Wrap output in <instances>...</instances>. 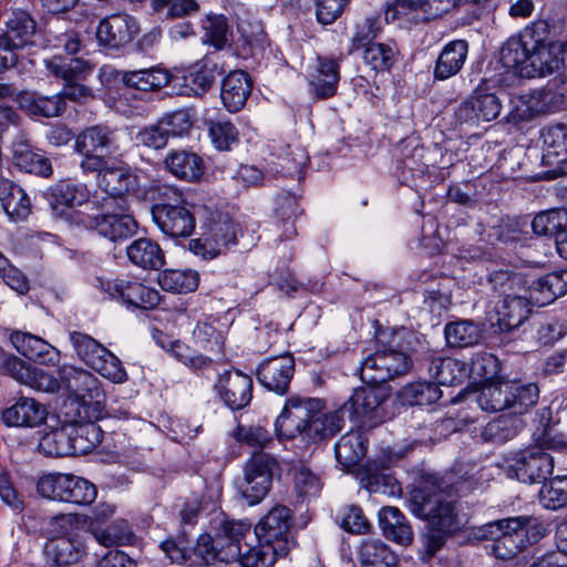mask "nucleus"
<instances>
[{"instance_id": "49530a36", "label": "nucleus", "mask_w": 567, "mask_h": 567, "mask_svg": "<svg viewBox=\"0 0 567 567\" xmlns=\"http://www.w3.org/2000/svg\"><path fill=\"white\" fill-rule=\"evenodd\" d=\"M165 164L172 174L188 182H195L204 174L203 159L186 151L169 153L165 158Z\"/></svg>"}, {"instance_id": "423d86ee", "label": "nucleus", "mask_w": 567, "mask_h": 567, "mask_svg": "<svg viewBox=\"0 0 567 567\" xmlns=\"http://www.w3.org/2000/svg\"><path fill=\"white\" fill-rule=\"evenodd\" d=\"M70 341L78 357L91 369L113 383H123L127 374L122 362L91 336L73 331Z\"/></svg>"}, {"instance_id": "6e6552de", "label": "nucleus", "mask_w": 567, "mask_h": 567, "mask_svg": "<svg viewBox=\"0 0 567 567\" xmlns=\"http://www.w3.org/2000/svg\"><path fill=\"white\" fill-rule=\"evenodd\" d=\"M93 286L103 295V298L114 299L127 306L148 309L159 302L158 291L144 286L134 277H96Z\"/></svg>"}, {"instance_id": "2eb2a0df", "label": "nucleus", "mask_w": 567, "mask_h": 567, "mask_svg": "<svg viewBox=\"0 0 567 567\" xmlns=\"http://www.w3.org/2000/svg\"><path fill=\"white\" fill-rule=\"evenodd\" d=\"M290 526L291 511L287 506L277 505L257 524L252 535L257 540L271 546L280 557H285L293 546Z\"/></svg>"}, {"instance_id": "7ed1b4c3", "label": "nucleus", "mask_w": 567, "mask_h": 567, "mask_svg": "<svg viewBox=\"0 0 567 567\" xmlns=\"http://www.w3.org/2000/svg\"><path fill=\"white\" fill-rule=\"evenodd\" d=\"M520 282V278L507 271L499 270L489 275V284L504 295L496 306L498 324L501 329L512 330L519 327L528 317L530 306H535L528 297L513 293L514 287Z\"/></svg>"}, {"instance_id": "5701e85b", "label": "nucleus", "mask_w": 567, "mask_h": 567, "mask_svg": "<svg viewBox=\"0 0 567 567\" xmlns=\"http://www.w3.org/2000/svg\"><path fill=\"white\" fill-rule=\"evenodd\" d=\"M295 372V360L284 354L265 360L257 370V379L266 389L279 394L287 392Z\"/></svg>"}, {"instance_id": "052dcab7", "label": "nucleus", "mask_w": 567, "mask_h": 567, "mask_svg": "<svg viewBox=\"0 0 567 567\" xmlns=\"http://www.w3.org/2000/svg\"><path fill=\"white\" fill-rule=\"evenodd\" d=\"M68 424L44 433L39 441V451L47 456L71 455Z\"/></svg>"}, {"instance_id": "8fccbe9b", "label": "nucleus", "mask_w": 567, "mask_h": 567, "mask_svg": "<svg viewBox=\"0 0 567 567\" xmlns=\"http://www.w3.org/2000/svg\"><path fill=\"white\" fill-rule=\"evenodd\" d=\"M343 409L328 413H323L322 410H320L319 412L313 413V417H311V421L308 424V430L305 436L313 441H320L334 435L343 427Z\"/></svg>"}, {"instance_id": "9d476101", "label": "nucleus", "mask_w": 567, "mask_h": 567, "mask_svg": "<svg viewBox=\"0 0 567 567\" xmlns=\"http://www.w3.org/2000/svg\"><path fill=\"white\" fill-rule=\"evenodd\" d=\"M237 239V225L225 214H216L209 219L207 230L190 240L189 249L203 259H213L223 254Z\"/></svg>"}, {"instance_id": "c9c22d12", "label": "nucleus", "mask_w": 567, "mask_h": 567, "mask_svg": "<svg viewBox=\"0 0 567 567\" xmlns=\"http://www.w3.org/2000/svg\"><path fill=\"white\" fill-rule=\"evenodd\" d=\"M379 522L388 539L403 546L412 543V527L399 508L393 506L382 507L379 512Z\"/></svg>"}, {"instance_id": "4be33fe9", "label": "nucleus", "mask_w": 567, "mask_h": 567, "mask_svg": "<svg viewBox=\"0 0 567 567\" xmlns=\"http://www.w3.org/2000/svg\"><path fill=\"white\" fill-rule=\"evenodd\" d=\"M138 32L140 28L133 17L112 14L100 21L96 40L101 45L116 49L128 43Z\"/></svg>"}, {"instance_id": "a18cd8bd", "label": "nucleus", "mask_w": 567, "mask_h": 567, "mask_svg": "<svg viewBox=\"0 0 567 567\" xmlns=\"http://www.w3.org/2000/svg\"><path fill=\"white\" fill-rule=\"evenodd\" d=\"M128 259L143 269H159L164 265V252L159 245L148 238H138L126 248Z\"/></svg>"}, {"instance_id": "6ab92c4d", "label": "nucleus", "mask_w": 567, "mask_h": 567, "mask_svg": "<svg viewBox=\"0 0 567 567\" xmlns=\"http://www.w3.org/2000/svg\"><path fill=\"white\" fill-rule=\"evenodd\" d=\"M92 173H96L97 186L107 195L101 205L103 209H109L113 204L125 200L124 196L137 186V177L128 168L110 164L109 161L105 162L103 168Z\"/></svg>"}, {"instance_id": "2f4dec72", "label": "nucleus", "mask_w": 567, "mask_h": 567, "mask_svg": "<svg viewBox=\"0 0 567 567\" xmlns=\"http://www.w3.org/2000/svg\"><path fill=\"white\" fill-rule=\"evenodd\" d=\"M13 163L21 171L40 177H50L53 173L51 161L43 154L35 152L28 140L20 136L13 142Z\"/></svg>"}, {"instance_id": "5fc2aeb1", "label": "nucleus", "mask_w": 567, "mask_h": 567, "mask_svg": "<svg viewBox=\"0 0 567 567\" xmlns=\"http://www.w3.org/2000/svg\"><path fill=\"white\" fill-rule=\"evenodd\" d=\"M92 534L95 540L105 547L132 545L136 539L131 526L124 519L114 520L105 528H95Z\"/></svg>"}, {"instance_id": "58836bf2", "label": "nucleus", "mask_w": 567, "mask_h": 567, "mask_svg": "<svg viewBox=\"0 0 567 567\" xmlns=\"http://www.w3.org/2000/svg\"><path fill=\"white\" fill-rule=\"evenodd\" d=\"M0 200L12 220H24L31 214V200L24 189L6 179L0 184Z\"/></svg>"}, {"instance_id": "37998d69", "label": "nucleus", "mask_w": 567, "mask_h": 567, "mask_svg": "<svg viewBox=\"0 0 567 567\" xmlns=\"http://www.w3.org/2000/svg\"><path fill=\"white\" fill-rule=\"evenodd\" d=\"M122 82L132 89L141 91L159 90L171 82V74L162 68L122 71Z\"/></svg>"}, {"instance_id": "c85d7f7f", "label": "nucleus", "mask_w": 567, "mask_h": 567, "mask_svg": "<svg viewBox=\"0 0 567 567\" xmlns=\"http://www.w3.org/2000/svg\"><path fill=\"white\" fill-rule=\"evenodd\" d=\"M567 292V269L548 272L535 280L528 287L530 300L537 307L551 303Z\"/></svg>"}, {"instance_id": "3c124183", "label": "nucleus", "mask_w": 567, "mask_h": 567, "mask_svg": "<svg viewBox=\"0 0 567 567\" xmlns=\"http://www.w3.org/2000/svg\"><path fill=\"white\" fill-rule=\"evenodd\" d=\"M445 338L452 347H473L483 338V329L472 320L450 322L445 327Z\"/></svg>"}, {"instance_id": "f3484780", "label": "nucleus", "mask_w": 567, "mask_h": 567, "mask_svg": "<svg viewBox=\"0 0 567 567\" xmlns=\"http://www.w3.org/2000/svg\"><path fill=\"white\" fill-rule=\"evenodd\" d=\"M533 519L528 516L507 517L503 530L489 547L491 554L501 560H509L532 543L529 532Z\"/></svg>"}, {"instance_id": "13d9d810", "label": "nucleus", "mask_w": 567, "mask_h": 567, "mask_svg": "<svg viewBox=\"0 0 567 567\" xmlns=\"http://www.w3.org/2000/svg\"><path fill=\"white\" fill-rule=\"evenodd\" d=\"M442 395L440 388L430 382H413L402 388L400 398L408 405H429Z\"/></svg>"}, {"instance_id": "9b49d317", "label": "nucleus", "mask_w": 567, "mask_h": 567, "mask_svg": "<svg viewBox=\"0 0 567 567\" xmlns=\"http://www.w3.org/2000/svg\"><path fill=\"white\" fill-rule=\"evenodd\" d=\"M277 461L270 454L258 452L246 462L239 489L249 505L262 501L270 491Z\"/></svg>"}, {"instance_id": "dca6fc26", "label": "nucleus", "mask_w": 567, "mask_h": 567, "mask_svg": "<svg viewBox=\"0 0 567 567\" xmlns=\"http://www.w3.org/2000/svg\"><path fill=\"white\" fill-rule=\"evenodd\" d=\"M412 505L415 515L426 520L430 526L441 527L442 530L455 532L458 529V514L455 502L443 492L426 494L421 502L416 501Z\"/></svg>"}, {"instance_id": "f03ea898", "label": "nucleus", "mask_w": 567, "mask_h": 567, "mask_svg": "<svg viewBox=\"0 0 567 567\" xmlns=\"http://www.w3.org/2000/svg\"><path fill=\"white\" fill-rule=\"evenodd\" d=\"M538 388L534 383L519 384L515 381H495L481 386L475 400L486 412L511 410L515 415L529 411L538 401Z\"/></svg>"}, {"instance_id": "338daca9", "label": "nucleus", "mask_w": 567, "mask_h": 567, "mask_svg": "<svg viewBox=\"0 0 567 567\" xmlns=\"http://www.w3.org/2000/svg\"><path fill=\"white\" fill-rule=\"evenodd\" d=\"M499 372V363L497 358L487 352L476 353L472 358L470 370L467 374L474 381H480L483 384L492 382L493 378Z\"/></svg>"}, {"instance_id": "bb28decb", "label": "nucleus", "mask_w": 567, "mask_h": 567, "mask_svg": "<svg viewBox=\"0 0 567 567\" xmlns=\"http://www.w3.org/2000/svg\"><path fill=\"white\" fill-rule=\"evenodd\" d=\"M543 163L559 175L567 174V126L557 124L543 131Z\"/></svg>"}, {"instance_id": "1a4fd4ad", "label": "nucleus", "mask_w": 567, "mask_h": 567, "mask_svg": "<svg viewBox=\"0 0 567 567\" xmlns=\"http://www.w3.org/2000/svg\"><path fill=\"white\" fill-rule=\"evenodd\" d=\"M411 365L406 353L393 348L378 349L363 359L360 377L368 384L385 383L405 374Z\"/></svg>"}, {"instance_id": "603ef678", "label": "nucleus", "mask_w": 567, "mask_h": 567, "mask_svg": "<svg viewBox=\"0 0 567 567\" xmlns=\"http://www.w3.org/2000/svg\"><path fill=\"white\" fill-rule=\"evenodd\" d=\"M430 371L442 385H455L467 377L466 363L453 358H437L432 361Z\"/></svg>"}, {"instance_id": "f704fd0d", "label": "nucleus", "mask_w": 567, "mask_h": 567, "mask_svg": "<svg viewBox=\"0 0 567 567\" xmlns=\"http://www.w3.org/2000/svg\"><path fill=\"white\" fill-rule=\"evenodd\" d=\"M467 53L468 44L465 40H453L445 44L434 68L435 79L446 80L457 74L465 63Z\"/></svg>"}, {"instance_id": "a878e982", "label": "nucleus", "mask_w": 567, "mask_h": 567, "mask_svg": "<svg viewBox=\"0 0 567 567\" xmlns=\"http://www.w3.org/2000/svg\"><path fill=\"white\" fill-rule=\"evenodd\" d=\"M233 545L239 551L235 560H238L241 567H272L276 558L280 557L271 546L257 540L250 530V524L244 536L234 539Z\"/></svg>"}, {"instance_id": "473e14b6", "label": "nucleus", "mask_w": 567, "mask_h": 567, "mask_svg": "<svg viewBox=\"0 0 567 567\" xmlns=\"http://www.w3.org/2000/svg\"><path fill=\"white\" fill-rule=\"evenodd\" d=\"M340 80L339 64L328 58H318L312 73L310 86L318 99H328L336 94Z\"/></svg>"}, {"instance_id": "f8f14e48", "label": "nucleus", "mask_w": 567, "mask_h": 567, "mask_svg": "<svg viewBox=\"0 0 567 567\" xmlns=\"http://www.w3.org/2000/svg\"><path fill=\"white\" fill-rule=\"evenodd\" d=\"M319 399L291 396L275 422L277 435L281 439H293L306 434L313 413L322 410Z\"/></svg>"}, {"instance_id": "aec40b11", "label": "nucleus", "mask_w": 567, "mask_h": 567, "mask_svg": "<svg viewBox=\"0 0 567 567\" xmlns=\"http://www.w3.org/2000/svg\"><path fill=\"white\" fill-rule=\"evenodd\" d=\"M545 37V21L534 22L525 28L518 37L506 41L501 50V61L506 68H517L532 63V52L537 49Z\"/></svg>"}, {"instance_id": "680f3d73", "label": "nucleus", "mask_w": 567, "mask_h": 567, "mask_svg": "<svg viewBox=\"0 0 567 567\" xmlns=\"http://www.w3.org/2000/svg\"><path fill=\"white\" fill-rule=\"evenodd\" d=\"M203 42L213 45L216 50H223L229 43V25L221 14H212L203 22Z\"/></svg>"}, {"instance_id": "bf43d9fd", "label": "nucleus", "mask_w": 567, "mask_h": 567, "mask_svg": "<svg viewBox=\"0 0 567 567\" xmlns=\"http://www.w3.org/2000/svg\"><path fill=\"white\" fill-rule=\"evenodd\" d=\"M159 286L166 291L186 293L198 286V274L193 270H165L158 279Z\"/></svg>"}, {"instance_id": "cd10ccee", "label": "nucleus", "mask_w": 567, "mask_h": 567, "mask_svg": "<svg viewBox=\"0 0 567 567\" xmlns=\"http://www.w3.org/2000/svg\"><path fill=\"white\" fill-rule=\"evenodd\" d=\"M10 341L17 351L29 360L47 365H55L60 361V352L37 336L14 331L10 334Z\"/></svg>"}, {"instance_id": "ea45409f", "label": "nucleus", "mask_w": 567, "mask_h": 567, "mask_svg": "<svg viewBox=\"0 0 567 567\" xmlns=\"http://www.w3.org/2000/svg\"><path fill=\"white\" fill-rule=\"evenodd\" d=\"M154 338L158 347L190 369L202 370L210 365L208 357L195 353L187 344L164 332H157Z\"/></svg>"}, {"instance_id": "e433bc0d", "label": "nucleus", "mask_w": 567, "mask_h": 567, "mask_svg": "<svg viewBox=\"0 0 567 567\" xmlns=\"http://www.w3.org/2000/svg\"><path fill=\"white\" fill-rule=\"evenodd\" d=\"M48 198L54 209L75 207L89 202L90 192L84 183L61 179L49 188Z\"/></svg>"}, {"instance_id": "393cba45", "label": "nucleus", "mask_w": 567, "mask_h": 567, "mask_svg": "<svg viewBox=\"0 0 567 567\" xmlns=\"http://www.w3.org/2000/svg\"><path fill=\"white\" fill-rule=\"evenodd\" d=\"M217 388L221 400L233 410L243 409L251 401L252 380L238 370L220 374Z\"/></svg>"}, {"instance_id": "864d4df0", "label": "nucleus", "mask_w": 567, "mask_h": 567, "mask_svg": "<svg viewBox=\"0 0 567 567\" xmlns=\"http://www.w3.org/2000/svg\"><path fill=\"white\" fill-rule=\"evenodd\" d=\"M360 485L369 493L394 496L400 492L396 480L384 470L367 466L360 476Z\"/></svg>"}, {"instance_id": "79ce46f5", "label": "nucleus", "mask_w": 567, "mask_h": 567, "mask_svg": "<svg viewBox=\"0 0 567 567\" xmlns=\"http://www.w3.org/2000/svg\"><path fill=\"white\" fill-rule=\"evenodd\" d=\"M357 555L362 567H398L395 554L380 539H363Z\"/></svg>"}, {"instance_id": "0eeeda50", "label": "nucleus", "mask_w": 567, "mask_h": 567, "mask_svg": "<svg viewBox=\"0 0 567 567\" xmlns=\"http://www.w3.org/2000/svg\"><path fill=\"white\" fill-rule=\"evenodd\" d=\"M35 22L24 10H13L0 35V72L14 66L27 45L32 43Z\"/></svg>"}, {"instance_id": "72a5a7b5", "label": "nucleus", "mask_w": 567, "mask_h": 567, "mask_svg": "<svg viewBox=\"0 0 567 567\" xmlns=\"http://www.w3.org/2000/svg\"><path fill=\"white\" fill-rule=\"evenodd\" d=\"M251 91V82L244 71H233L224 80L221 86V100L225 107L231 112H238L246 103Z\"/></svg>"}, {"instance_id": "a211bd4d", "label": "nucleus", "mask_w": 567, "mask_h": 567, "mask_svg": "<svg viewBox=\"0 0 567 567\" xmlns=\"http://www.w3.org/2000/svg\"><path fill=\"white\" fill-rule=\"evenodd\" d=\"M92 218L87 227L94 229L100 236L116 243L127 239L137 230V223L128 214L130 207L126 200L113 204L111 208Z\"/></svg>"}, {"instance_id": "c756f323", "label": "nucleus", "mask_w": 567, "mask_h": 567, "mask_svg": "<svg viewBox=\"0 0 567 567\" xmlns=\"http://www.w3.org/2000/svg\"><path fill=\"white\" fill-rule=\"evenodd\" d=\"M45 417V408L32 398L22 396L2 412V421L8 426L34 427L42 424Z\"/></svg>"}, {"instance_id": "09e8293b", "label": "nucleus", "mask_w": 567, "mask_h": 567, "mask_svg": "<svg viewBox=\"0 0 567 567\" xmlns=\"http://www.w3.org/2000/svg\"><path fill=\"white\" fill-rule=\"evenodd\" d=\"M550 94L545 91H535L530 94L519 96L511 111V118L514 122L529 121L536 115L547 113L550 110L548 103Z\"/></svg>"}, {"instance_id": "a19ab883", "label": "nucleus", "mask_w": 567, "mask_h": 567, "mask_svg": "<svg viewBox=\"0 0 567 567\" xmlns=\"http://www.w3.org/2000/svg\"><path fill=\"white\" fill-rule=\"evenodd\" d=\"M71 455L87 454L102 441L103 431L95 422L69 423Z\"/></svg>"}, {"instance_id": "f257e3e1", "label": "nucleus", "mask_w": 567, "mask_h": 567, "mask_svg": "<svg viewBox=\"0 0 567 567\" xmlns=\"http://www.w3.org/2000/svg\"><path fill=\"white\" fill-rule=\"evenodd\" d=\"M537 446L518 453L506 468L511 478L523 483H540L551 475L554 471V457L545 449L558 450L567 445L560 436L551 434L545 429L540 434L535 435Z\"/></svg>"}, {"instance_id": "e2e57ef3", "label": "nucleus", "mask_w": 567, "mask_h": 567, "mask_svg": "<svg viewBox=\"0 0 567 567\" xmlns=\"http://www.w3.org/2000/svg\"><path fill=\"white\" fill-rule=\"evenodd\" d=\"M539 502L548 509L567 506V477L557 476L544 483L539 491Z\"/></svg>"}, {"instance_id": "69168bd1", "label": "nucleus", "mask_w": 567, "mask_h": 567, "mask_svg": "<svg viewBox=\"0 0 567 567\" xmlns=\"http://www.w3.org/2000/svg\"><path fill=\"white\" fill-rule=\"evenodd\" d=\"M208 134L213 145L218 151H229L238 143V131L235 125L226 120L210 121Z\"/></svg>"}, {"instance_id": "ddd939ff", "label": "nucleus", "mask_w": 567, "mask_h": 567, "mask_svg": "<svg viewBox=\"0 0 567 567\" xmlns=\"http://www.w3.org/2000/svg\"><path fill=\"white\" fill-rule=\"evenodd\" d=\"M44 65L53 76L65 81L62 91L59 92V95H62L64 102L65 100H70L73 102L85 103L93 99L91 89L73 81L75 78L81 76L91 70L87 62L80 59L54 55L50 59H45Z\"/></svg>"}, {"instance_id": "4468645a", "label": "nucleus", "mask_w": 567, "mask_h": 567, "mask_svg": "<svg viewBox=\"0 0 567 567\" xmlns=\"http://www.w3.org/2000/svg\"><path fill=\"white\" fill-rule=\"evenodd\" d=\"M388 399L389 393L385 388L369 384L355 389L342 409L351 411L362 425L373 427L385 420L384 405Z\"/></svg>"}, {"instance_id": "0e129e2a", "label": "nucleus", "mask_w": 567, "mask_h": 567, "mask_svg": "<svg viewBox=\"0 0 567 567\" xmlns=\"http://www.w3.org/2000/svg\"><path fill=\"white\" fill-rule=\"evenodd\" d=\"M60 373H63V386L76 398H84L96 386V379L84 370L64 368Z\"/></svg>"}, {"instance_id": "b1692460", "label": "nucleus", "mask_w": 567, "mask_h": 567, "mask_svg": "<svg viewBox=\"0 0 567 567\" xmlns=\"http://www.w3.org/2000/svg\"><path fill=\"white\" fill-rule=\"evenodd\" d=\"M566 47L565 41L555 39L548 23L545 22V37L532 52L530 66L542 76L558 71L564 64Z\"/></svg>"}, {"instance_id": "de8ad7c7", "label": "nucleus", "mask_w": 567, "mask_h": 567, "mask_svg": "<svg viewBox=\"0 0 567 567\" xmlns=\"http://www.w3.org/2000/svg\"><path fill=\"white\" fill-rule=\"evenodd\" d=\"M210 63L209 55H205L187 70L183 76V94L202 95L210 87L215 80V68Z\"/></svg>"}, {"instance_id": "412c9836", "label": "nucleus", "mask_w": 567, "mask_h": 567, "mask_svg": "<svg viewBox=\"0 0 567 567\" xmlns=\"http://www.w3.org/2000/svg\"><path fill=\"white\" fill-rule=\"evenodd\" d=\"M152 217L157 227L172 238L188 237L195 229L194 214L187 204L153 205Z\"/></svg>"}, {"instance_id": "4d7b16f0", "label": "nucleus", "mask_w": 567, "mask_h": 567, "mask_svg": "<svg viewBox=\"0 0 567 567\" xmlns=\"http://www.w3.org/2000/svg\"><path fill=\"white\" fill-rule=\"evenodd\" d=\"M71 474L50 473L42 475L37 482L40 496L55 502L68 501Z\"/></svg>"}, {"instance_id": "6e6d98bb", "label": "nucleus", "mask_w": 567, "mask_h": 567, "mask_svg": "<svg viewBox=\"0 0 567 567\" xmlns=\"http://www.w3.org/2000/svg\"><path fill=\"white\" fill-rule=\"evenodd\" d=\"M567 227V209H549L540 212L532 220V228L536 235L553 236L557 241L559 233Z\"/></svg>"}, {"instance_id": "774afa93", "label": "nucleus", "mask_w": 567, "mask_h": 567, "mask_svg": "<svg viewBox=\"0 0 567 567\" xmlns=\"http://www.w3.org/2000/svg\"><path fill=\"white\" fill-rule=\"evenodd\" d=\"M81 517L78 514H59L52 516L45 527V534L49 539L58 537L74 536V534H83L80 528Z\"/></svg>"}, {"instance_id": "c03bdc74", "label": "nucleus", "mask_w": 567, "mask_h": 567, "mask_svg": "<svg viewBox=\"0 0 567 567\" xmlns=\"http://www.w3.org/2000/svg\"><path fill=\"white\" fill-rule=\"evenodd\" d=\"M367 452V439L360 431L342 435L334 446L336 458L343 468L357 465Z\"/></svg>"}, {"instance_id": "4c0bfd02", "label": "nucleus", "mask_w": 567, "mask_h": 567, "mask_svg": "<svg viewBox=\"0 0 567 567\" xmlns=\"http://www.w3.org/2000/svg\"><path fill=\"white\" fill-rule=\"evenodd\" d=\"M18 102L29 115L47 118L62 115L66 106L59 93L47 96L25 92L19 96Z\"/></svg>"}, {"instance_id": "39448f33", "label": "nucleus", "mask_w": 567, "mask_h": 567, "mask_svg": "<svg viewBox=\"0 0 567 567\" xmlns=\"http://www.w3.org/2000/svg\"><path fill=\"white\" fill-rule=\"evenodd\" d=\"M74 147L82 155L80 167L83 173L103 168L109 157L120 150L116 131L102 125L81 132L75 138Z\"/></svg>"}, {"instance_id": "7c9ffc66", "label": "nucleus", "mask_w": 567, "mask_h": 567, "mask_svg": "<svg viewBox=\"0 0 567 567\" xmlns=\"http://www.w3.org/2000/svg\"><path fill=\"white\" fill-rule=\"evenodd\" d=\"M44 551L47 557L56 565L76 564L86 555L83 534L49 539Z\"/></svg>"}, {"instance_id": "20e7f679", "label": "nucleus", "mask_w": 567, "mask_h": 567, "mask_svg": "<svg viewBox=\"0 0 567 567\" xmlns=\"http://www.w3.org/2000/svg\"><path fill=\"white\" fill-rule=\"evenodd\" d=\"M245 530H248L247 523L226 520L215 538L209 534L199 535L196 546L192 549L195 563L209 565L215 561H235L239 551L234 547L233 543L234 539L237 540L238 537L244 536Z\"/></svg>"}]
</instances>
